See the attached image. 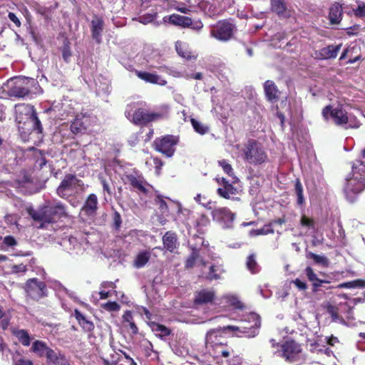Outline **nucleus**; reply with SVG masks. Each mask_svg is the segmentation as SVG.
<instances>
[{
	"label": "nucleus",
	"instance_id": "nucleus-48",
	"mask_svg": "<svg viewBox=\"0 0 365 365\" xmlns=\"http://www.w3.org/2000/svg\"><path fill=\"white\" fill-rule=\"evenodd\" d=\"M69 44V42L64 43V45L62 48V57L66 62L69 61V58L72 55Z\"/></svg>",
	"mask_w": 365,
	"mask_h": 365
},
{
	"label": "nucleus",
	"instance_id": "nucleus-49",
	"mask_svg": "<svg viewBox=\"0 0 365 365\" xmlns=\"http://www.w3.org/2000/svg\"><path fill=\"white\" fill-rule=\"evenodd\" d=\"M219 164L223 169L224 172L228 175L232 176L234 175L233 169L231 165L226 160H222L219 161Z\"/></svg>",
	"mask_w": 365,
	"mask_h": 365
},
{
	"label": "nucleus",
	"instance_id": "nucleus-11",
	"mask_svg": "<svg viewBox=\"0 0 365 365\" xmlns=\"http://www.w3.org/2000/svg\"><path fill=\"white\" fill-rule=\"evenodd\" d=\"M24 288L26 297L34 301L37 302L48 295V289L45 282L37 278L29 279L26 282Z\"/></svg>",
	"mask_w": 365,
	"mask_h": 365
},
{
	"label": "nucleus",
	"instance_id": "nucleus-4",
	"mask_svg": "<svg viewBox=\"0 0 365 365\" xmlns=\"http://www.w3.org/2000/svg\"><path fill=\"white\" fill-rule=\"evenodd\" d=\"M170 107L166 104L158 106L154 110L138 108L133 113L132 122L136 125L146 126L149 123L163 120L169 117Z\"/></svg>",
	"mask_w": 365,
	"mask_h": 365
},
{
	"label": "nucleus",
	"instance_id": "nucleus-12",
	"mask_svg": "<svg viewBox=\"0 0 365 365\" xmlns=\"http://www.w3.org/2000/svg\"><path fill=\"white\" fill-rule=\"evenodd\" d=\"M163 22L182 28H190L196 31H200L203 27V24L200 20L194 21L190 17L177 14L165 16L163 18Z\"/></svg>",
	"mask_w": 365,
	"mask_h": 365
},
{
	"label": "nucleus",
	"instance_id": "nucleus-54",
	"mask_svg": "<svg viewBox=\"0 0 365 365\" xmlns=\"http://www.w3.org/2000/svg\"><path fill=\"white\" fill-rule=\"evenodd\" d=\"M124 326L125 328L130 330V332L133 335H136L138 333V328L133 320L125 324Z\"/></svg>",
	"mask_w": 365,
	"mask_h": 365
},
{
	"label": "nucleus",
	"instance_id": "nucleus-41",
	"mask_svg": "<svg viewBox=\"0 0 365 365\" xmlns=\"http://www.w3.org/2000/svg\"><path fill=\"white\" fill-rule=\"evenodd\" d=\"M45 356L48 362H51L55 364H58L60 360L65 359V356L63 355L57 354V353L50 347H48Z\"/></svg>",
	"mask_w": 365,
	"mask_h": 365
},
{
	"label": "nucleus",
	"instance_id": "nucleus-29",
	"mask_svg": "<svg viewBox=\"0 0 365 365\" xmlns=\"http://www.w3.org/2000/svg\"><path fill=\"white\" fill-rule=\"evenodd\" d=\"M86 128L87 125L83 115H76L70 125L71 131L75 135L84 133Z\"/></svg>",
	"mask_w": 365,
	"mask_h": 365
},
{
	"label": "nucleus",
	"instance_id": "nucleus-13",
	"mask_svg": "<svg viewBox=\"0 0 365 365\" xmlns=\"http://www.w3.org/2000/svg\"><path fill=\"white\" fill-rule=\"evenodd\" d=\"M211 215L212 220L218 222L223 228H230L232 226L235 214L226 207H215Z\"/></svg>",
	"mask_w": 365,
	"mask_h": 365
},
{
	"label": "nucleus",
	"instance_id": "nucleus-62",
	"mask_svg": "<svg viewBox=\"0 0 365 365\" xmlns=\"http://www.w3.org/2000/svg\"><path fill=\"white\" fill-rule=\"evenodd\" d=\"M101 185L103 186V189L104 192H106L108 194L110 195L111 191L109 187L108 183L107 182L106 180L104 178H100Z\"/></svg>",
	"mask_w": 365,
	"mask_h": 365
},
{
	"label": "nucleus",
	"instance_id": "nucleus-40",
	"mask_svg": "<svg viewBox=\"0 0 365 365\" xmlns=\"http://www.w3.org/2000/svg\"><path fill=\"white\" fill-rule=\"evenodd\" d=\"M219 195L225 199H230V195H235L237 193V189L232 185L229 184L224 187H220L217 190Z\"/></svg>",
	"mask_w": 365,
	"mask_h": 365
},
{
	"label": "nucleus",
	"instance_id": "nucleus-39",
	"mask_svg": "<svg viewBox=\"0 0 365 365\" xmlns=\"http://www.w3.org/2000/svg\"><path fill=\"white\" fill-rule=\"evenodd\" d=\"M191 250L192 252L185 262V267L187 269L192 268L195 264L196 260L200 257V252L197 248L192 247Z\"/></svg>",
	"mask_w": 365,
	"mask_h": 365
},
{
	"label": "nucleus",
	"instance_id": "nucleus-6",
	"mask_svg": "<svg viewBox=\"0 0 365 365\" xmlns=\"http://www.w3.org/2000/svg\"><path fill=\"white\" fill-rule=\"evenodd\" d=\"M322 115L325 120H328L330 117L334 123L339 126H345L346 128H358L359 126V122L355 119L352 121V117L349 116L341 107L333 108L330 105L327 106L322 110Z\"/></svg>",
	"mask_w": 365,
	"mask_h": 365
},
{
	"label": "nucleus",
	"instance_id": "nucleus-14",
	"mask_svg": "<svg viewBox=\"0 0 365 365\" xmlns=\"http://www.w3.org/2000/svg\"><path fill=\"white\" fill-rule=\"evenodd\" d=\"M30 82L27 78H16L14 85L10 87L7 91L9 97L24 98L28 96L31 91L28 86Z\"/></svg>",
	"mask_w": 365,
	"mask_h": 365
},
{
	"label": "nucleus",
	"instance_id": "nucleus-38",
	"mask_svg": "<svg viewBox=\"0 0 365 365\" xmlns=\"http://www.w3.org/2000/svg\"><path fill=\"white\" fill-rule=\"evenodd\" d=\"M274 230L273 227H272V225H269V223L264 225L262 228L260 229H256V230H252L250 231V236L251 237H256L259 235H267L269 234H274Z\"/></svg>",
	"mask_w": 365,
	"mask_h": 365
},
{
	"label": "nucleus",
	"instance_id": "nucleus-9",
	"mask_svg": "<svg viewBox=\"0 0 365 365\" xmlns=\"http://www.w3.org/2000/svg\"><path fill=\"white\" fill-rule=\"evenodd\" d=\"M179 143V137L173 135H165L155 139L153 148L166 158H171L175 152V146Z\"/></svg>",
	"mask_w": 365,
	"mask_h": 365
},
{
	"label": "nucleus",
	"instance_id": "nucleus-36",
	"mask_svg": "<svg viewBox=\"0 0 365 365\" xmlns=\"http://www.w3.org/2000/svg\"><path fill=\"white\" fill-rule=\"evenodd\" d=\"M246 267L253 274L260 271V267L257 262L255 254H251L247 257Z\"/></svg>",
	"mask_w": 365,
	"mask_h": 365
},
{
	"label": "nucleus",
	"instance_id": "nucleus-33",
	"mask_svg": "<svg viewBox=\"0 0 365 365\" xmlns=\"http://www.w3.org/2000/svg\"><path fill=\"white\" fill-rule=\"evenodd\" d=\"M150 252L148 251H142L139 252L134 261L133 266L138 269L143 267L150 260Z\"/></svg>",
	"mask_w": 365,
	"mask_h": 365
},
{
	"label": "nucleus",
	"instance_id": "nucleus-15",
	"mask_svg": "<svg viewBox=\"0 0 365 365\" xmlns=\"http://www.w3.org/2000/svg\"><path fill=\"white\" fill-rule=\"evenodd\" d=\"M125 178L133 190L145 195L150 192L149 187H152V185H150L142 175L129 174L125 175Z\"/></svg>",
	"mask_w": 365,
	"mask_h": 365
},
{
	"label": "nucleus",
	"instance_id": "nucleus-17",
	"mask_svg": "<svg viewBox=\"0 0 365 365\" xmlns=\"http://www.w3.org/2000/svg\"><path fill=\"white\" fill-rule=\"evenodd\" d=\"M282 356L292 362L297 357V344L294 340H287L281 345Z\"/></svg>",
	"mask_w": 365,
	"mask_h": 365
},
{
	"label": "nucleus",
	"instance_id": "nucleus-19",
	"mask_svg": "<svg viewBox=\"0 0 365 365\" xmlns=\"http://www.w3.org/2000/svg\"><path fill=\"white\" fill-rule=\"evenodd\" d=\"M215 297V293L213 290L202 289L195 292L194 304L196 305H202L212 303Z\"/></svg>",
	"mask_w": 365,
	"mask_h": 365
},
{
	"label": "nucleus",
	"instance_id": "nucleus-42",
	"mask_svg": "<svg viewBox=\"0 0 365 365\" xmlns=\"http://www.w3.org/2000/svg\"><path fill=\"white\" fill-rule=\"evenodd\" d=\"M34 157L36 158L35 167L41 169L44 165H46L47 160L42 150H36V153H34Z\"/></svg>",
	"mask_w": 365,
	"mask_h": 365
},
{
	"label": "nucleus",
	"instance_id": "nucleus-10",
	"mask_svg": "<svg viewBox=\"0 0 365 365\" xmlns=\"http://www.w3.org/2000/svg\"><path fill=\"white\" fill-rule=\"evenodd\" d=\"M239 327L233 325H227L225 327H219L217 329H212L209 330L206 334V344L210 346L212 349H215L217 346H224L227 345L226 338L223 336V334L227 331H240Z\"/></svg>",
	"mask_w": 365,
	"mask_h": 365
},
{
	"label": "nucleus",
	"instance_id": "nucleus-31",
	"mask_svg": "<svg viewBox=\"0 0 365 365\" xmlns=\"http://www.w3.org/2000/svg\"><path fill=\"white\" fill-rule=\"evenodd\" d=\"M13 330V334L23 346H29L31 344V338L26 329H14Z\"/></svg>",
	"mask_w": 365,
	"mask_h": 365
},
{
	"label": "nucleus",
	"instance_id": "nucleus-53",
	"mask_svg": "<svg viewBox=\"0 0 365 365\" xmlns=\"http://www.w3.org/2000/svg\"><path fill=\"white\" fill-rule=\"evenodd\" d=\"M297 48V40L293 38L292 40L287 43L286 46L284 47V49L287 52L292 53L294 52Z\"/></svg>",
	"mask_w": 365,
	"mask_h": 365
},
{
	"label": "nucleus",
	"instance_id": "nucleus-21",
	"mask_svg": "<svg viewBox=\"0 0 365 365\" xmlns=\"http://www.w3.org/2000/svg\"><path fill=\"white\" fill-rule=\"evenodd\" d=\"M249 320L253 322V324L250 327H242L245 330L242 332L247 334L248 337H255L258 335L259 328L261 327V319L258 314H251L249 316Z\"/></svg>",
	"mask_w": 365,
	"mask_h": 365
},
{
	"label": "nucleus",
	"instance_id": "nucleus-63",
	"mask_svg": "<svg viewBox=\"0 0 365 365\" xmlns=\"http://www.w3.org/2000/svg\"><path fill=\"white\" fill-rule=\"evenodd\" d=\"M0 327L3 330H6L9 324V319L8 317H3L1 319Z\"/></svg>",
	"mask_w": 365,
	"mask_h": 365
},
{
	"label": "nucleus",
	"instance_id": "nucleus-16",
	"mask_svg": "<svg viewBox=\"0 0 365 365\" xmlns=\"http://www.w3.org/2000/svg\"><path fill=\"white\" fill-rule=\"evenodd\" d=\"M104 29V21L102 17L94 16L91 22V37L96 43L102 42V33Z\"/></svg>",
	"mask_w": 365,
	"mask_h": 365
},
{
	"label": "nucleus",
	"instance_id": "nucleus-22",
	"mask_svg": "<svg viewBox=\"0 0 365 365\" xmlns=\"http://www.w3.org/2000/svg\"><path fill=\"white\" fill-rule=\"evenodd\" d=\"M271 9L279 16L289 18L291 11L287 7L285 0H270Z\"/></svg>",
	"mask_w": 365,
	"mask_h": 365
},
{
	"label": "nucleus",
	"instance_id": "nucleus-64",
	"mask_svg": "<svg viewBox=\"0 0 365 365\" xmlns=\"http://www.w3.org/2000/svg\"><path fill=\"white\" fill-rule=\"evenodd\" d=\"M15 365H34V363L31 360L20 359L16 361Z\"/></svg>",
	"mask_w": 365,
	"mask_h": 365
},
{
	"label": "nucleus",
	"instance_id": "nucleus-18",
	"mask_svg": "<svg viewBox=\"0 0 365 365\" xmlns=\"http://www.w3.org/2000/svg\"><path fill=\"white\" fill-rule=\"evenodd\" d=\"M162 242L163 248L171 253L174 252L179 245L178 235L173 231L166 232L162 237Z\"/></svg>",
	"mask_w": 365,
	"mask_h": 365
},
{
	"label": "nucleus",
	"instance_id": "nucleus-23",
	"mask_svg": "<svg viewBox=\"0 0 365 365\" xmlns=\"http://www.w3.org/2000/svg\"><path fill=\"white\" fill-rule=\"evenodd\" d=\"M98 210V198L96 195L90 194L83 205L82 211L87 216H93L96 214Z\"/></svg>",
	"mask_w": 365,
	"mask_h": 365
},
{
	"label": "nucleus",
	"instance_id": "nucleus-51",
	"mask_svg": "<svg viewBox=\"0 0 365 365\" xmlns=\"http://www.w3.org/2000/svg\"><path fill=\"white\" fill-rule=\"evenodd\" d=\"M103 307L109 312H117L120 309V306L116 302H108L103 304Z\"/></svg>",
	"mask_w": 365,
	"mask_h": 365
},
{
	"label": "nucleus",
	"instance_id": "nucleus-32",
	"mask_svg": "<svg viewBox=\"0 0 365 365\" xmlns=\"http://www.w3.org/2000/svg\"><path fill=\"white\" fill-rule=\"evenodd\" d=\"M135 73L140 79L153 84L158 83L160 78L158 75L147 71L135 70Z\"/></svg>",
	"mask_w": 365,
	"mask_h": 365
},
{
	"label": "nucleus",
	"instance_id": "nucleus-3",
	"mask_svg": "<svg viewBox=\"0 0 365 365\" xmlns=\"http://www.w3.org/2000/svg\"><path fill=\"white\" fill-rule=\"evenodd\" d=\"M27 212L33 220L41 222L39 228H43L44 224H53L68 216L66 206L61 202L43 205L38 210L29 208Z\"/></svg>",
	"mask_w": 365,
	"mask_h": 365
},
{
	"label": "nucleus",
	"instance_id": "nucleus-43",
	"mask_svg": "<svg viewBox=\"0 0 365 365\" xmlns=\"http://www.w3.org/2000/svg\"><path fill=\"white\" fill-rule=\"evenodd\" d=\"M365 287V280L362 279H356L351 282H344L339 284L337 287L338 288H347L351 289L355 287Z\"/></svg>",
	"mask_w": 365,
	"mask_h": 365
},
{
	"label": "nucleus",
	"instance_id": "nucleus-8",
	"mask_svg": "<svg viewBox=\"0 0 365 365\" xmlns=\"http://www.w3.org/2000/svg\"><path fill=\"white\" fill-rule=\"evenodd\" d=\"M244 160L250 164H262L267 159V154L261 145L255 139L248 140L243 150Z\"/></svg>",
	"mask_w": 365,
	"mask_h": 365
},
{
	"label": "nucleus",
	"instance_id": "nucleus-30",
	"mask_svg": "<svg viewBox=\"0 0 365 365\" xmlns=\"http://www.w3.org/2000/svg\"><path fill=\"white\" fill-rule=\"evenodd\" d=\"M300 235H312L314 232V220L302 215L300 220Z\"/></svg>",
	"mask_w": 365,
	"mask_h": 365
},
{
	"label": "nucleus",
	"instance_id": "nucleus-44",
	"mask_svg": "<svg viewBox=\"0 0 365 365\" xmlns=\"http://www.w3.org/2000/svg\"><path fill=\"white\" fill-rule=\"evenodd\" d=\"M309 256L310 258H312L314 261V262L316 264H317L319 265H322L323 267L329 266V261L327 259V257H325L324 255H316L312 252H309Z\"/></svg>",
	"mask_w": 365,
	"mask_h": 365
},
{
	"label": "nucleus",
	"instance_id": "nucleus-47",
	"mask_svg": "<svg viewBox=\"0 0 365 365\" xmlns=\"http://www.w3.org/2000/svg\"><path fill=\"white\" fill-rule=\"evenodd\" d=\"M156 17L157 12H154L153 14L148 13L143 15H140L135 19L143 24H147L148 23L153 21L156 19Z\"/></svg>",
	"mask_w": 365,
	"mask_h": 365
},
{
	"label": "nucleus",
	"instance_id": "nucleus-57",
	"mask_svg": "<svg viewBox=\"0 0 365 365\" xmlns=\"http://www.w3.org/2000/svg\"><path fill=\"white\" fill-rule=\"evenodd\" d=\"M355 15L359 17L365 16V4H359L354 11Z\"/></svg>",
	"mask_w": 365,
	"mask_h": 365
},
{
	"label": "nucleus",
	"instance_id": "nucleus-24",
	"mask_svg": "<svg viewBox=\"0 0 365 365\" xmlns=\"http://www.w3.org/2000/svg\"><path fill=\"white\" fill-rule=\"evenodd\" d=\"M341 47V44L336 46L329 45L327 47L320 49L317 53V57L320 59L334 58L337 56Z\"/></svg>",
	"mask_w": 365,
	"mask_h": 365
},
{
	"label": "nucleus",
	"instance_id": "nucleus-52",
	"mask_svg": "<svg viewBox=\"0 0 365 365\" xmlns=\"http://www.w3.org/2000/svg\"><path fill=\"white\" fill-rule=\"evenodd\" d=\"M216 266L212 265L210 267V271L207 274V279L210 281L214 280V279H220V275L216 273Z\"/></svg>",
	"mask_w": 365,
	"mask_h": 365
},
{
	"label": "nucleus",
	"instance_id": "nucleus-25",
	"mask_svg": "<svg viewBox=\"0 0 365 365\" xmlns=\"http://www.w3.org/2000/svg\"><path fill=\"white\" fill-rule=\"evenodd\" d=\"M73 317L85 332H91L94 330L95 326L93 322L88 320L78 309H74Z\"/></svg>",
	"mask_w": 365,
	"mask_h": 365
},
{
	"label": "nucleus",
	"instance_id": "nucleus-56",
	"mask_svg": "<svg viewBox=\"0 0 365 365\" xmlns=\"http://www.w3.org/2000/svg\"><path fill=\"white\" fill-rule=\"evenodd\" d=\"M8 18L16 25V27H20L21 26V21L14 13L9 12L8 14Z\"/></svg>",
	"mask_w": 365,
	"mask_h": 365
},
{
	"label": "nucleus",
	"instance_id": "nucleus-27",
	"mask_svg": "<svg viewBox=\"0 0 365 365\" xmlns=\"http://www.w3.org/2000/svg\"><path fill=\"white\" fill-rule=\"evenodd\" d=\"M340 307H336L334 305L329 304L327 306V312L329 314V315L331 317L333 322H337L340 321L341 323H344V320L343 319H341L338 314V312L339 309L342 311L346 310L348 314H350L352 312L351 307H350L346 303H340L339 304Z\"/></svg>",
	"mask_w": 365,
	"mask_h": 365
},
{
	"label": "nucleus",
	"instance_id": "nucleus-58",
	"mask_svg": "<svg viewBox=\"0 0 365 365\" xmlns=\"http://www.w3.org/2000/svg\"><path fill=\"white\" fill-rule=\"evenodd\" d=\"M133 320V313L130 310H126L123 315V322L124 325Z\"/></svg>",
	"mask_w": 365,
	"mask_h": 365
},
{
	"label": "nucleus",
	"instance_id": "nucleus-28",
	"mask_svg": "<svg viewBox=\"0 0 365 365\" xmlns=\"http://www.w3.org/2000/svg\"><path fill=\"white\" fill-rule=\"evenodd\" d=\"M304 272L308 279L312 282V291L314 292H317L318 288L323 286L324 284L329 283L328 280L318 278L310 267H307Z\"/></svg>",
	"mask_w": 365,
	"mask_h": 365
},
{
	"label": "nucleus",
	"instance_id": "nucleus-35",
	"mask_svg": "<svg viewBox=\"0 0 365 365\" xmlns=\"http://www.w3.org/2000/svg\"><path fill=\"white\" fill-rule=\"evenodd\" d=\"M150 327L153 332L156 333V335L160 338L169 336L171 334V331L165 325L156 323L150 322Z\"/></svg>",
	"mask_w": 365,
	"mask_h": 365
},
{
	"label": "nucleus",
	"instance_id": "nucleus-2",
	"mask_svg": "<svg viewBox=\"0 0 365 365\" xmlns=\"http://www.w3.org/2000/svg\"><path fill=\"white\" fill-rule=\"evenodd\" d=\"M16 121L19 130L26 134L43 133V126L37 116L36 109L30 104H17L15 106Z\"/></svg>",
	"mask_w": 365,
	"mask_h": 365
},
{
	"label": "nucleus",
	"instance_id": "nucleus-37",
	"mask_svg": "<svg viewBox=\"0 0 365 365\" xmlns=\"http://www.w3.org/2000/svg\"><path fill=\"white\" fill-rule=\"evenodd\" d=\"M307 346L312 352H324L327 356H329L331 353V351L328 348H324V346H321L317 341L309 340L307 342Z\"/></svg>",
	"mask_w": 365,
	"mask_h": 365
},
{
	"label": "nucleus",
	"instance_id": "nucleus-59",
	"mask_svg": "<svg viewBox=\"0 0 365 365\" xmlns=\"http://www.w3.org/2000/svg\"><path fill=\"white\" fill-rule=\"evenodd\" d=\"M120 352L124 356L127 365H137V363L134 361L133 358L131 357L127 352L123 351H120Z\"/></svg>",
	"mask_w": 365,
	"mask_h": 365
},
{
	"label": "nucleus",
	"instance_id": "nucleus-20",
	"mask_svg": "<svg viewBox=\"0 0 365 365\" xmlns=\"http://www.w3.org/2000/svg\"><path fill=\"white\" fill-rule=\"evenodd\" d=\"M264 91L268 101L275 103L279 100L280 92L274 81H266L264 83Z\"/></svg>",
	"mask_w": 365,
	"mask_h": 365
},
{
	"label": "nucleus",
	"instance_id": "nucleus-55",
	"mask_svg": "<svg viewBox=\"0 0 365 365\" xmlns=\"http://www.w3.org/2000/svg\"><path fill=\"white\" fill-rule=\"evenodd\" d=\"M4 243L8 247H14L17 245L16 239L11 235L6 236L4 238Z\"/></svg>",
	"mask_w": 365,
	"mask_h": 365
},
{
	"label": "nucleus",
	"instance_id": "nucleus-50",
	"mask_svg": "<svg viewBox=\"0 0 365 365\" xmlns=\"http://www.w3.org/2000/svg\"><path fill=\"white\" fill-rule=\"evenodd\" d=\"M122 220L120 213L115 211L113 215V226L115 230H118L121 226Z\"/></svg>",
	"mask_w": 365,
	"mask_h": 365
},
{
	"label": "nucleus",
	"instance_id": "nucleus-1",
	"mask_svg": "<svg viewBox=\"0 0 365 365\" xmlns=\"http://www.w3.org/2000/svg\"><path fill=\"white\" fill-rule=\"evenodd\" d=\"M365 190V160H356L352 163L351 172L346 178L343 191L346 199L354 202Z\"/></svg>",
	"mask_w": 365,
	"mask_h": 365
},
{
	"label": "nucleus",
	"instance_id": "nucleus-34",
	"mask_svg": "<svg viewBox=\"0 0 365 365\" xmlns=\"http://www.w3.org/2000/svg\"><path fill=\"white\" fill-rule=\"evenodd\" d=\"M48 346L46 343L41 340H35L31 346V351L36 354L39 357L45 356Z\"/></svg>",
	"mask_w": 365,
	"mask_h": 365
},
{
	"label": "nucleus",
	"instance_id": "nucleus-61",
	"mask_svg": "<svg viewBox=\"0 0 365 365\" xmlns=\"http://www.w3.org/2000/svg\"><path fill=\"white\" fill-rule=\"evenodd\" d=\"M304 199L302 195V185L298 181V204L301 205L304 202Z\"/></svg>",
	"mask_w": 365,
	"mask_h": 365
},
{
	"label": "nucleus",
	"instance_id": "nucleus-26",
	"mask_svg": "<svg viewBox=\"0 0 365 365\" xmlns=\"http://www.w3.org/2000/svg\"><path fill=\"white\" fill-rule=\"evenodd\" d=\"M343 9L341 5L335 2L329 8V19L331 24H338L342 19Z\"/></svg>",
	"mask_w": 365,
	"mask_h": 365
},
{
	"label": "nucleus",
	"instance_id": "nucleus-46",
	"mask_svg": "<svg viewBox=\"0 0 365 365\" xmlns=\"http://www.w3.org/2000/svg\"><path fill=\"white\" fill-rule=\"evenodd\" d=\"M155 203L158 206V209L163 215H166L168 212V206L163 196L158 195L155 198Z\"/></svg>",
	"mask_w": 365,
	"mask_h": 365
},
{
	"label": "nucleus",
	"instance_id": "nucleus-7",
	"mask_svg": "<svg viewBox=\"0 0 365 365\" xmlns=\"http://www.w3.org/2000/svg\"><path fill=\"white\" fill-rule=\"evenodd\" d=\"M83 182L74 174H66L56 189V194L63 199H68L83 187Z\"/></svg>",
	"mask_w": 365,
	"mask_h": 365
},
{
	"label": "nucleus",
	"instance_id": "nucleus-60",
	"mask_svg": "<svg viewBox=\"0 0 365 365\" xmlns=\"http://www.w3.org/2000/svg\"><path fill=\"white\" fill-rule=\"evenodd\" d=\"M12 270L14 272H26L27 271V267L26 265L21 264L18 265H14L12 267Z\"/></svg>",
	"mask_w": 365,
	"mask_h": 365
},
{
	"label": "nucleus",
	"instance_id": "nucleus-45",
	"mask_svg": "<svg viewBox=\"0 0 365 365\" xmlns=\"http://www.w3.org/2000/svg\"><path fill=\"white\" fill-rule=\"evenodd\" d=\"M190 121L195 132L200 135H205L208 132V127L203 125L202 123L195 118H192Z\"/></svg>",
	"mask_w": 365,
	"mask_h": 365
},
{
	"label": "nucleus",
	"instance_id": "nucleus-5",
	"mask_svg": "<svg viewBox=\"0 0 365 365\" xmlns=\"http://www.w3.org/2000/svg\"><path fill=\"white\" fill-rule=\"evenodd\" d=\"M237 32L235 20L231 18L217 21L210 29L211 36L223 42L232 39Z\"/></svg>",
	"mask_w": 365,
	"mask_h": 365
}]
</instances>
